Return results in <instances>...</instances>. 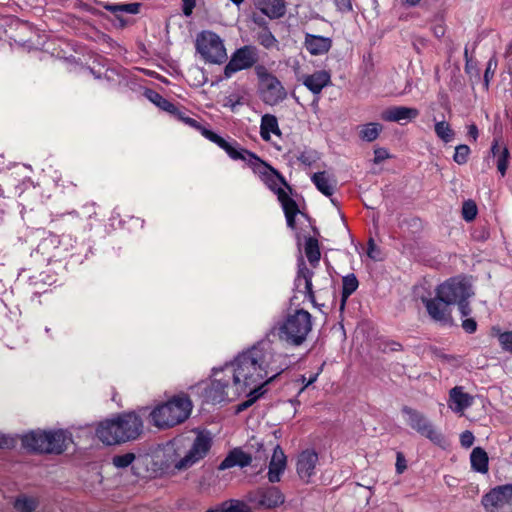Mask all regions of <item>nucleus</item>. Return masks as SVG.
<instances>
[{
    "instance_id": "f257e3e1",
    "label": "nucleus",
    "mask_w": 512,
    "mask_h": 512,
    "mask_svg": "<svg viewBox=\"0 0 512 512\" xmlns=\"http://www.w3.org/2000/svg\"><path fill=\"white\" fill-rule=\"evenodd\" d=\"M282 371L271 345L258 343L240 353L229 364L213 371L205 398L208 402L220 403L247 394L248 399L239 406V410L246 409L264 394V385Z\"/></svg>"
},
{
    "instance_id": "f03ea898",
    "label": "nucleus",
    "mask_w": 512,
    "mask_h": 512,
    "mask_svg": "<svg viewBox=\"0 0 512 512\" xmlns=\"http://www.w3.org/2000/svg\"><path fill=\"white\" fill-rule=\"evenodd\" d=\"M211 447V437L199 433L189 445L188 439L176 438L157 451L160 466L166 470H186L203 459Z\"/></svg>"
},
{
    "instance_id": "7ed1b4c3",
    "label": "nucleus",
    "mask_w": 512,
    "mask_h": 512,
    "mask_svg": "<svg viewBox=\"0 0 512 512\" xmlns=\"http://www.w3.org/2000/svg\"><path fill=\"white\" fill-rule=\"evenodd\" d=\"M192 402L187 396H177L157 405L150 413L154 426L167 429L184 422L190 416Z\"/></svg>"
},
{
    "instance_id": "20e7f679",
    "label": "nucleus",
    "mask_w": 512,
    "mask_h": 512,
    "mask_svg": "<svg viewBox=\"0 0 512 512\" xmlns=\"http://www.w3.org/2000/svg\"><path fill=\"white\" fill-rule=\"evenodd\" d=\"M312 330V316L303 309L289 315L278 327L280 340L294 345H301Z\"/></svg>"
},
{
    "instance_id": "39448f33",
    "label": "nucleus",
    "mask_w": 512,
    "mask_h": 512,
    "mask_svg": "<svg viewBox=\"0 0 512 512\" xmlns=\"http://www.w3.org/2000/svg\"><path fill=\"white\" fill-rule=\"evenodd\" d=\"M439 300L446 305L457 304L463 316L470 313L467 299L473 295L471 285L460 278H451L439 285L436 289Z\"/></svg>"
},
{
    "instance_id": "423d86ee",
    "label": "nucleus",
    "mask_w": 512,
    "mask_h": 512,
    "mask_svg": "<svg viewBox=\"0 0 512 512\" xmlns=\"http://www.w3.org/2000/svg\"><path fill=\"white\" fill-rule=\"evenodd\" d=\"M196 52L210 64H222L227 60L224 40L214 31L203 30L196 35Z\"/></svg>"
},
{
    "instance_id": "0eeeda50",
    "label": "nucleus",
    "mask_w": 512,
    "mask_h": 512,
    "mask_svg": "<svg viewBox=\"0 0 512 512\" xmlns=\"http://www.w3.org/2000/svg\"><path fill=\"white\" fill-rule=\"evenodd\" d=\"M181 119L191 127L196 128L200 131V133L209 141L215 143L221 149H223L230 158L234 160H243L248 162H260V158L257 157L254 153L240 148L237 149L234 145L226 141L223 137L218 135L217 133L205 128L201 124H199L196 120L189 117H181Z\"/></svg>"
},
{
    "instance_id": "6e6552de",
    "label": "nucleus",
    "mask_w": 512,
    "mask_h": 512,
    "mask_svg": "<svg viewBox=\"0 0 512 512\" xmlns=\"http://www.w3.org/2000/svg\"><path fill=\"white\" fill-rule=\"evenodd\" d=\"M263 101L268 105H276L287 97V92L278 78L271 74L263 65L255 67Z\"/></svg>"
},
{
    "instance_id": "1a4fd4ad",
    "label": "nucleus",
    "mask_w": 512,
    "mask_h": 512,
    "mask_svg": "<svg viewBox=\"0 0 512 512\" xmlns=\"http://www.w3.org/2000/svg\"><path fill=\"white\" fill-rule=\"evenodd\" d=\"M482 504L487 512H511L512 484L492 489L482 498Z\"/></svg>"
},
{
    "instance_id": "9d476101",
    "label": "nucleus",
    "mask_w": 512,
    "mask_h": 512,
    "mask_svg": "<svg viewBox=\"0 0 512 512\" xmlns=\"http://www.w3.org/2000/svg\"><path fill=\"white\" fill-rule=\"evenodd\" d=\"M403 412L407 415V423L409 426L419 434L428 438L435 444H440L443 441L442 434L424 414L407 407L403 409Z\"/></svg>"
},
{
    "instance_id": "9b49d317",
    "label": "nucleus",
    "mask_w": 512,
    "mask_h": 512,
    "mask_svg": "<svg viewBox=\"0 0 512 512\" xmlns=\"http://www.w3.org/2000/svg\"><path fill=\"white\" fill-rule=\"evenodd\" d=\"M257 61L255 48L252 46H244L236 50L230 61L224 68V75L230 78L235 72L248 69Z\"/></svg>"
},
{
    "instance_id": "f8f14e48",
    "label": "nucleus",
    "mask_w": 512,
    "mask_h": 512,
    "mask_svg": "<svg viewBox=\"0 0 512 512\" xmlns=\"http://www.w3.org/2000/svg\"><path fill=\"white\" fill-rule=\"evenodd\" d=\"M116 424L119 427L122 442L134 440L140 436L143 429V423L140 417L135 413H124L115 417Z\"/></svg>"
},
{
    "instance_id": "ddd939ff",
    "label": "nucleus",
    "mask_w": 512,
    "mask_h": 512,
    "mask_svg": "<svg viewBox=\"0 0 512 512\" xmlns=\"http://www.w3.org/2000/svg\"><path fill=\"white\" fill-rule=\"evenodd\" d=\"M252 501L259 509H275L285 502L284 494L277 487L259 489Z\"/></svg>"
},
{
    "instance_id": "4468645a",
    "label": "nucleus",
    "mask_w": 512,
    "mask_h": 512,
    "mask_svg": "<svg viewBox=\"0 0 512 512\" xmlns=\"http://www.w3.org/2000/svg\"><path fill=\"white\" fill-rule=\"evenodd\" d=\"M318 464V454L314 450L302 451L296 462V471L299 478L308 484L311 482L312 477L315 474V470Z\"/></svg>"
},
{
    "instance_id": "2eb2a0df",
    "label": "nucleus",
    "mask_w": 512,
    "mask_h": 512,
    "mask_svg": "<svg viewBox=\"0 0 512 512\" xmlns=\"http://www.w3.org/2000/svg\"><path fill=\"white\" fill-rule=\"evenodd\" d=\"M474 397L464 391V387L455 386L449 391L448 407L459 414L464 415L466 409L473 404Z\"/></svg>"
},
{
    "instance_id": "dca6fc26",
    "label": "nucleus",
    "mask_w": 512,
    "mask_h": 512,
    "mask_svg": "<svg viewBox=\"0 0 512 512\" xmlns=\"http://www.w3.org/2000/svg\"><path fill=\"white\" fill-rule=\"evenodd\" d=\"M119 427L115 418L107 419L98 424L96 428L97 438L106 445H114L122 442Z\"/></svg>"
},
{
    "instance_id": "f3484780",
    "label": "nucleus",
    "mask_w": 512,
    "mask_h": 512,
    "mask_svg": "<svg viewBox=\"0 0 512 512\" xmlns=\"http://www.w3.org/2000/svg\"><path fill=\"white\" fill-rule=\"evenodd\" d=\"M423 303L429 316L435 321L442 324H449L452 322L451 313L444 302L439 300L438 296L434 299H423Z\"/></svg>"
},
{
    "instance_id": "a211bd4d",
    "label": "nucleus",
    "mask_w": 512,
    "mask_h": 512,
    "mask_svg": "<svg viewBox=\"0 0 512 512\" xmlns=\"http://www.w3.org/2000/svg\"><path fill=\"white\" fill-rule=\"evenodd\" d=\"M287 466L286 456L279 445L273 448L271 460L269 462L268 469V480L271 483L279 482L281 475L285 471Z\"/></svg>"
},
{
    "instance_id": "6ab92c4d",
    "label": "nucleus",
    "mask_w": 512,
    "mask_h": 512,
    "mask_svg": "<svg viewBox=\"0 0 512 512\" xmlns=\"http://www.w3.org/2000/svg\"><path fill=\"white\" fill-rule=\"evenodd\" d=\"M302 83L310 92L318 95L325 87L331 85V74L326 70H318L303 76Z\"/></svg>"
},
{
    "instance_id": "aec40b11",
    "label": "nucleus",
    "mask_w": 512,
    "mask_h": 512,
    "mask_svg": "<svg viewBox=\"0 0 512 512\" xmlns=\"http://www.w3.org/2000/svg\"><path fill=\"white\" fill-rule=\"evenodd\" d=\"M419 115V110L413 107L394 106L382 113V119L389 122H410Z\"/></svg>"
},
{
    "instance_id": "412c9836",
    "label": "nucleus",
    "mask_w": 512,
    "mask_h": 512,
    "mask_svg": "<svg viewBox=\"0 0 512 512\" xmlns=\"http://www.w3.org/2000/svg\"><path fill=\"white\" fill-rule=\"evenodd\" d=\"M312 276L313 273L306 266L303 260L299 264V271L295 279L296 288L305 293L311 303H315V295L312 289Z\"/></svg>"
},
{
    "instance_id": "4be33fe9",
    "label": "nucleus",
    "mask_w": 512,
    "mask_h": 512,
    "mask_svg": "<svg viewBox=\"0 0 512 512\" xmlns=\"http://www.w3.org/2000/svg\"><path fill=\"white\" fill-rule=\"evenodd\" d=\"M46 431H31L21 436L22 446L30 451L47 453Z\"/></svg>"
},
{
    "instance_id": "5701e85b",
    "label": "nucleus",
    "mask_w": 512,
    "mask_h": 512,
    "mask_svg": "<svg viewBox=\"0 0 512 512\" xmlns=\"http://www.w3.org/2000/svg\"><path fill=\"white\" fill-rule=\"evenodd\" d=\"M46 436L47 453H62L70 441L69 434L64 430L46 431Z\"/></svg>"
},
{
    "instance_id": "b1692460",
    "label": "nucleus",
    "mask_w": 512,
    "mask_h": 512,
    "mask_svg": "<svg viewBox=\"0 0 512 512\" xmlns=\"http://www.w3.org/2000/svg\"><path fill=\"white\" fill-rule=\"evenodd\" d=\"M304 45L311 55H322L330 50L332 39L329 37L306 34Z\"/></svg>"
},
{
    "instance_id": "393cba45",
    "label": "nucleus",
    "mask_w": 512,
    "mask_h": 512,
    "mask_svg": "<svg viewBox=\"0 0 512 512\" xmlns=\"http://www.w3.org/2000/svg\"><path fill=\"white\" fill-rule=\"evenodd\" d=\"M311 181L325 196H332L337 185L336 178L326 171L314 173L311 177Z\"/></svg>"
},
{
    "instance_id": "a878e982",
    "label": "nucleus",
    "mask_w": 512,
    "mask_h": 512,
    "mask_svg": "<svg viewBox=\"0 0 512 512\" xmlns=\"http://www.w3.org/2000/svg\"><path fill=\"white\" fill-rule=\"evenodd\" d=\"M260 135L264 141H270L271 136L275 135L280 137L281 130L279 128L276 116L272 114H265L261 118Z\"/></svg>"
},
{
    "instance_id": "bb28decb",
    "label": "nucleus",
    "mask_w": 512,
    "mask_h": 512,
    "mask_svg": "<svg viewBox=\"0 0 512 512\" xmlns=\"http://www.w3.org/2000/svg\"><path fill=\"white\" fill-rule=\"evenodd\" d=\"M252 464V455L241 450L232 451L219 465L220 470L233 466L246 467Z\"/></svg>"
},
{
    "instance_id": "cd10ccee",
    "label": "nucleus",
    "mask_w": 512,
    "mask_h": 512,
    "mask_svg": "<svg viewBox=\"0 0 512 512\" xmlns=\"http://www.w3.org/2000/svg\"><path fill=\"white\" fill-rule=\"evenodd\" d=\"M256 5L269 18H279L285 13L283 0H257Z\"/></svg>"
},
{
    "instance_id": "c85d7f7f",
    "label": "nucleus",
    "mask_w": 512,
    "mask_h": 512,
    "mask_svg": "<svg viewBox=\"0 0 512 512\" xmlns=\"http://www.w3.org/2000/svg\"><path fill=\"white\" fill-rule=\"evenodd\" d=\"M491 153L497 159V169L501 176H505L508 168L509 150L501 144L499 140L495 139L491 146Z\"/></svg>"
},
{
    "instance_id": "c756f323",
    "label": "nucleus",
    "mask_w": 512,
    "mask_h": 512,
    "mask_svg": "<svg viewBox=\"0 0 512 512\" xmlns=\"http://www.w3.org/2000/svg\"><path fill=\"white\" fill-rule=\"evenodd\" d=\"M471 467L475 472L486 474L489 470V458L481 447H475L470 455Z\"/></svg>"
},
{
    "instance_id": "7c9ffc66",
    "label": "nucleus",
    "mask_w": 512,
    "mask_h": 512,
    "mask_svg": "<svg viewBox=\"0 0 512 512\" xmlns=\"http://www.w3.org/2000/svg\"><path fill=\"white\" fill-rule=\"evenodd\" d=\"M304 251L307 259L311 264H317L319 262L321 253L319 243L316 238L309 237L306 239Z\"/></svg>"
},
{
    "instance_id": "2f4dec72",
    "label": "nucleus",
    "mask_w": 512,
    "mask_h": 512,
    "mask_svg": "<svg viewBox=\"0 0 512 512\" xmlns=\"http://www.w3.org/2000/svg\"><path fill=\"white\" fill-rule=\"evenodd\" d=\"M382 130V125L379 123L371 122L362 126L360 130V137L366 142L376 140Z\"/></svg>"
},
{
    "instance_id": "473e14b6",
    "label": "nucleus",
    "mask_w": 512,
    "mask_h": 512,
    "mask_svg": "<svg viewBox=\"0 0 512 512\" xmlns=\"http://www.w3.org/2000/svg\"><path fill=\"white\" fill-rule=\"evenodd\" d=\"M358 288V280L354 274H349L343 278V287H342V304L343 308L348 297L356 291Z\"/></svg>"
},
{
    "instance_id": "72a5a7b5",
    "label": "nucleus",
    "mask_w": 512,
    "mask_h": 512,
    "mask_svg": "<svg viewBox=\"0 0 512 512\" xmlns=\"http://www.w3.org/2000/svg\"><path fill=\"white\" fill-rule=\"evenodd\" d=\"M277 195L285 214L299 213V209L296 202L291 197L288 196L285 190L279 189Z\"/></svg>"
},
{
    "instance_id": "f704fd0d",
    "label": "nucleus",
    "mask_w": 512,
    "mask_h": 512,
    "mask_svg": "<svg viewBox=\"0 0 512 512\" xmlns=\"http://www.w3.org/2000/svg\"><path fill=\"white\" fill-rule=\"evenodd\" d=\"M435 133L437 137L445 143L450 142L454 137V131L446 121H438L435 123Z\"/></svg>"
},
{
    "instance_id": "c9c22d12",
    "label": "nucleus",
    "mask_w": 512,
    "mask_h": 512,
    "mask_svg": "<svg viewBox=\"0 0 512 512\" xmlns=\"http://www.w3.org/2000/svg\"><path fill=\"white\" fill-rule=\"evenodd\" d=\"M146 95L154 104H156L161 109L171 113H174L176 111V107L157 92L149 90L146 93Z\"/></svg>"
},
{
    "instance_id": "e433bc0d",
    "label": "nucleus",
    "mask_w": 512,
    "mask_h": 512,
    "mask_svg": "<svg viewBox=\"0 0 512 512\" xmlns=\"http://www.w3.org/2000/svg\"><path fill=\"white\" fill-rule=\"evenodd\" d=\"M14 507L19 512H32L37 507V501L34 498L22 496L15 500Z\"/></svg>"
},
{
    "instance_id": "4c0bfd02",
    "label": "nucleus",
    "mask_w": 512,
    "mask_h": 512,
    "mask_svg": "<svg viewBox=\"0 0 512 512\" xmlns=\"http://www.w3.org/2000/svg\"><path fill=\"white\" fill-rule=\"evenodd\" d=\"M503 351L512 353V331H500L493 329Z\"/></svg>"
},
{
    "instance_id": "58836bf2",
    "label": "nucleus",
    "mask_w": 512,
    "mask_h": 512,
    "mask_svg": "<svg viewBox=\"0 0 512 512\" xmlns=\"http://www.w3.org/2000/svg\"><path fill=\"white\" fill-rule=\"evenodd\" d=\"M135 458H136L135 454H133V453H126L123 455H115L112 458V464L116 468L123 469V468H126L129 465H131L133 463V461L135 460Z\"/></svg>"
},
{
    "instance_id": "ea45409f",
    "label": "nucleus",
    "mask_w": 512,
    "mask_h": 512,
    "mask_svg": "<svg viewBox=\"0 0 512 512\" xmlns=\"http://www.w3.org/2000/svg\"><path fill=\"white\" fill-rule=\"evenodd\" d=\"M470 154V148L465 145L461 144L455 147V153L453 155V160L459 164L463 165L468 161V156Z\"/></svg>"
},
{
    "instance_id": "a19ab883",
    "label": "nucleus",
    "mask_w": 512,
    "mask_h": 512,
    "mask_svg": "<svg viewBox=\"0 0 512 512\" xmlns=\"http://www.w3.org/2000/svg\"><path fill=\"white\" fill-rule=\"evenodd\" d=\"M477 205L473 200H467L462 206V216L466 221H472L477 215Z\"/></svg>"
},
{
    "instance_id": "79ce46f5",
    "label": "nucleus",
    "mask_w": 512,
    "mask_h": 512,
    "mask_svg": "<svg viewBox=\"0 0 512 512\" xmlns=\"http://www.w3.org/2000/svg\"><path fill=\"white\" fill-rule=\"evenodd\" d=\"M106 9L115 13V12H125L129 14H136L139 11L138 3H130V4H121V5H108Z\"/></svg>"
},
{
    "instance_id": "37998d69",
    "label": "nucleus",
    "mask_w": 512,
    "mask_h": 512,
    "mask_svg": "<svg viewBox=\"0 0 512 512\" xmlns=\"http://www.w3.org/2000/svg\"><path fill=\"white\" fill-rule=\"evenodd\" d=\"M188 79L194 86H201L206 82L204 72L200 68H192L188 71Z\"/></svg>"
},
{
    "instance_id": "c03bdc74",
    "label": "nucleus",
    "mask_w": 512,
    "mask_h": 512,
    "mask_svg": "<svg viewBox=\"0 0 512 512\" xmlns=\"http://www.w3.org/2000/svg\"><path fill=\"white\" fill-rule=\"evenodd\" d=\"M251 455H252V462L255 461V462L261 463V465H265L266 460L269 455V450L266 449L262 443H257L255 452H254V454H251Z\"/></svg>"
},
{
    "instance_id": "a18cd8bd",
    "label": "nucleus",
    "mask_w": 512,
    "mask_h": 512,
    "mask_svg": "<svg viewBox=\"0 0 512 512\" xmlns=\"http://www.w3.org/2000/svg\"><path fill=\"white\" fill-rule=\"evenodd\" d=\"M258 41L265 48H273L277 45L276 38L269 31H263L258 35Z\"/></svg>"
},
{
    "instance_id": "49530a36",
    "label": "nucleus",
    "mask_w": 512,
    "mask_h": 512,
    "mask_svg": "<svg viewBox=\"0 0 512 512\" xmlns=\"http://www.w3.org/2000/svg\"><path fill=\"white\" fill-rule=\"evenodd\" d=\"M496 68H497V60L495 58L489 59L487 66H486L485 74H484V82H485L486 86H488L490 79L494 76Z\"/></svg>"
},
{
    "instance_id": "de8ad7c7",
    "label": "nucleus",
    "mask_w": 512,
    "mask_h": 512,
    "mask_svg": "<svg viewBox=\"0 0 512 512\" xmlns=\"http://www.w3.org/2000/svg\"><path fill=\"white\" fill-rule=\"evenodd\" d=\"M317 159V153L313 151H304L298 157V160L307 166H311Z\"/></svg>"
},
{
    "instance_id": "09e8293b",
    "label": "nucleus",
    "mask_w": 512,
    "mask_h": 512,
    "mask_svg": "<svg viewBox=\"0 0 512 512\" xmlns=\"http://www.w3.org/2000/svg\"><path fill=\"white\" fill-rule=\"evenodd\" d=\"M225 512H252V510L246 503L233 500L230 501V508Z\"/></svg>"
},
{
    "instance_id": "8fccbe9b",
    "label": "nucleus",
    "mask_w": 512,
    "mask_h": 512,
    "mask_svg": "<svg viewBox=\"0 0 512 512\" xmlns=\"http://www.w3.org/2000/svg\"><path fill=\"white\" fill-rule=\"evenodd\" d=\"M474 435L471 431L466 430L460 435V443L464 448H470L474 443Z\"/></svg>"
},
{
    "instance_id": "3c124183",
    "label": "nucleus",
    "mask_w": 512,
    "mask_h": 512,
    "mask_svg": "<svg viewBox=\"0 0 512 512\" xmlns=\"http://www.w3.org/2000/svg\"><path fill=\"white\" fill-rule=\"evenodd\" d=\"M333 1H334V4H335L337 10L340 12L347 13V12H351L353 9L351 0H333Z\"/></svg>"
},
{
    "instance_id": "603ef678",
    "label": "nucleus",
    "mask_w": 512,
    "mask_h": 512,
    "mask_svg": "<svg viewBox=\"0 0 512 512\" xmlns=\"http://www.w3.org/2000/svg\"><path fill=\"white\" fill-rule=\"evenodd\" d=\"M390 158V154L385 148H376L374 150V163L378 164L386 159Z\"/></svg>"
},
{
    "instance_id": "864d4df0",
    "label": "nucleus",
    "mask_w": 512,
    "mask_h": 512,
    "mask_svg": "<svg viewBox=\"0 0 512 512\" xmlns=\"http://www.w3.org/2000/svg\"><path fill=\"white\" fill-rule=\"evenodd\" d=\"M407 468L406 459L401 452L397 453L396 456V471L398 474H402Z\"/></svg>"
},
{
    "instance_id": "5fc2aeb1",
    "label": "nucleus",
    "mask_w": 512,
    "mask_h": 512,
    "mask_svg": "<svg viewBox=\"0 0 512 512\" xmlns=\"http://www.w3.org/2000/svg\"><path fill=\"white\" fill-rule=\"evenodd\" d=\"M462 327L467 333H474L477 329V323L472 318H467L462 321Z\"/></svg>"
},
{
    "instance_id": "6e6d98bb",
    "label": "nucleus",
    "mask_w": 512,
    "mask_h": 512,
    "mask_svg": "<svg viewBox=\"0 0 512 512\" xmlns=\"http://www.w3.org/2000/svg\"><path fill=\"white\" fill-rule=\"evenodd\" d=\"M183 2V13L185 16H190L196 5V0H182Z\"/></svg>"
},
{
    "instance_id": "4d7b16f0",
    "label": "nucleus",
    "mask_w": 512,
    "mask_h": 512,
    "mask_svg": "<svg viewBox=\"0 0 512 512\" xmlns=\"http://www.w3.org/2000/svg\"><path fill=\"white\" fill-rule=\"evenodd\" d=\"M379 253V250L374 242L373 239H370L368 242V251L367 254L371 259L378 260L377 254Z\"/></svg>"
},
{
    "instance_id": "13d9d810",
    "label": "nucleus",
    "mask_w": 512,
    "mask_h": 512,
    "mask_svg": "<svg viewBox=\"0 0 512 512\" xmlns=\"http://www.w3.org/2000/svg\"><path fill=\"white\" fill-rule=\"evenodd\" d=\"M318 375H319V373H316V374L312 375L309 379H306L305 376H301L298 379V381L303 384V387L301 388L300 393L303 392L305 388H307L308 386L313 384L317 380Z\"/></svg>"
},
{
    "instance_id": "bf43d9fd",
    "label": "nucleus",
    "mask_w": 512,
    "mask_h": 512,
    "mask_svg": "<svg viewBox=\"0 0 512 512\" xmlns=\"http://www.w3.org/2000/svg\"><path fill=\"white\" fill-rule=\"evenodd\" d=\"M468 135L476 142L478 138V128L475 124H470L468 126Z\"/></svg>"
},
{
    "instance_id": "052dcab7",
    "label": "nucleus",
    "mask_w": 512,
    "mask_h": 512,
    "mask_svg": "<svg viewBox=\"0 0 512 512\" xmlns=\"http://www.w3.org/2000/svg\"><path fill=\"white\" fill-rule=\"evenodd\" d=\"M11 444H12V440L9 437H7L3 434H0V448L8 447Z\"/></svg>"
},
{
    "instance_id": "680f3d73",
    "label": "nucleus",
    "mask_w": 512,
    "mask_h": 512,
    "mask_svg": "<svg viewBox=\"0 0 512 512\" xmlns=\"http://www.w3.org/2000/svg\"><path fill=\"white\" fill-rule=\"evenodd\" d=\"M297 214H285L287 225L291 228H295V217Z\"/></svg>"
},
{
    "instance_id": "e2e57ef3",
    "label": "nucleus",
    "mask_w": 512,
    "mask_h": 512,
    "mask_svg": "<svg viewBox=\"0 0 512 512\" xmlns=\"http://www.w3.org/2000/svg\"><path fill=\"white\" fill-rule=\"evenodd\" d=\"M437 357H439L440 359L447 361V362H456L457 361L456 357H454L452 355L437 354Z\"/></svg>"
},
{
    "instance_id": "0e129e2a",
    "label": "nucleus",
    "mask_w": 512,
    "mask_h": 512,
    "mask_svg": "<svg viewBox=\"0 0 512 512\" xmlns=\"http://www.w3.org/2000/svg\"><path fill=\"white\" fill-rule=\"evenodd\" d=\"M421 0H404V4L408 6H415L420 3Z\"/></svg>"
},
{
    "instance_id": "69168bd1",
    "label": "nucleus",
    "mask_w": 512,
    "mask_h": 512,
    "mask_svg": "<svg viewBox=\"0 0 512 512\" xmlns=\"http://www.w3.org/2000/svg\"><path fill=\"white\" fill-rule=\"evenodd\" d=\"M230 508V502L228 503H224L221 507L220 510H217V511H208V512H225L226 510H228Z\"/></svg>"
},
{
    "instance_id": "338daca9",
    "label": "nucleus",
    "mask_w": 512,
    "mask_h": 512,
    "mask_svg": "<svg viewBox=\"0 0 512 512\" xmlns=\"http://www.w3.org/2000/svg\"><path fill=\"white\" fill-rule=\"evenodd\" d=\"M465 57H466V60H467V61H466V68H468V66H469V60H468V51H467V49L465 50Z\"/></svg>"
},
{
    "instance_id": "774afa93",
    "label": "nucleus",
    "mask_w": 512,
    "mask_h": 512,
    "mask_svg": "<svg viewBox=\"0 0 512 512\" xmlns=\"http://www.w3.org/2000/svg\"><path fill=\"white\" fill-rule=\"evenodd\" d=\"M235 5L239 6L244 0H231Z\"/></svg>"
}]
</instances>
